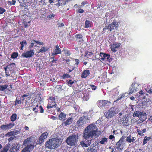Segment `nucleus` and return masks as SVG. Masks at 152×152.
Wrapping results in <instances>:
<instances>
[{"mask_svg": "<svg viewBox=\"0 0 152 152\" xmlns=\"http://www.w3.org/2000/svg\"><path fill=\"white\" fill-rule=\"evenodd\" d=\"M98 128L94 124H92L87 126L85 129L83 135L84 139L87 140L89 138L94 137L97 138L99 136Z\"/></svg>", "mask_w": 152, "mask_h": 152, "instance_id": "obj_1", "label": "nucleus"}, {"mask_svg": "<svg viewBox=\"0 0 152 152\" xmlns=\"http://www.w3.org/2000/svg\"><path fill=\"white\" fill-rule=\"evenodd\" d=\"M61 142L57 137H55L50 139L47 141L45 143L46 148L49 149H54L58 148L61 144Z\"/></svg>", "mask_w": 152, "mask_h": 152, "instance_id": "obj_2", "label": "nucleus"}, {"mask_svg": "<svg viewBox=\"0 0 152 152\" xmlns=\"http://www.w3.org/2000/svg\"><path fill=\"white\" fill-rule=\"evenodd\" d=\"M78 135L74 134L70 136L66 140L67 144L71 146H75L77 142Z\"/></svg>", "mask_w": 152, "mask_h": 152, "instance_id": "obj_3", "label": "nucleus"}, {"mask_svg": "<svg viewBox=\"0 0 152 152\" xmlns=\"http://www.w3.org/2000/svg\"><path fill=\"white\" fill-rule=\"evenodd\" d=\"M134 117H138L142 122L144 121L147 118V115L145 112H141L139 111H136L133 114Z\"/></svg>", "mask_w": 152, "mask_h": 152, "instance_id": "obj_4", "label": "nucleus"}, {"mask_svg": "<svg viewBox=\"0 0 152 152\" xmlns=\"http://www.w3.org/2000/svg\"><path fill=\"white\" fill-rule=\"evenodd\" d=\"M125 138L123 136L115 144V148L119 151H122L124 149V146L123 142Z\"/></svg>", "mask_w": 152, "mask_h": 152, "instance_id": "obj_5", "label": "nucleus"}, {"mask_svg": "<svg viewBox=\"0 0 152 152\" xmlns=\"http://www.w3.org/2000/svg\"><path fill=\"white\" fill-rule=\"evenodd\" d=\"M50 101L48 102L47 108L48 109H50L53 107H55L57 106L56 99L55 97L50 96L49 98Z\"/></svg>", "mask_w": 152, "mask_h": 152, "instance_id": "obj_6", "label": "nucleus"}, {"mask_svg": "<svg viewBox=\"0 0 152 152\" xmlns=\"http://www.w3.org/2000/svg\"><path fill=\"white\" fill-rule=\"evenodd\" d=\"M87 117V116L83 115L82 117L80 118L77 122L76 125L80 127H82L84 126L86 123V120Z\"/></svg>", "mask_w": 152, "mask_h": 152, "instance_id": "obj_7", "label": "nucleus"}, {"mask_svg": "<svg viewBox=\"0 0 152 152\" xmlns=\"http://www.w3.org/2000/svg\"><path fill=\"white\" fill-rule=\"evenodd\" d=\"M48 135V133L46 132L42 133L39 138L38 141L36 142V145H40L44 141V140L46 139Z\"/></svg>", "mask_w": 152, "mask_h": 152, "instance_id": "obj_8", "label": "nucleus"}, {"mask_svg": "<svg viewBox=\"0 0 152 152\" xmlns=\"http://www.w3.org/2000/svg\"><path fill=\"white\" fill-rule=\"evenodd\" d=\"M34 140L35 137L33 136H31L24 140L23 141V144L25 146H26L31 144V142L34 144L35 142V141Z\"/></svg>", "mask_w": 152, "mask_h": 152, "instance_id": "obj_9", "label": "nucleus"}, {"mask_svg": "<svg viewBox=\"0 0 152 152\" xmlns=\"http://www.w3.org/2000/svg\"><path fill=\"white\" fill-rule=\"evenodd\" d=\"M34 55V50L25 51L23 53L21 56L23 58H28L31 57Z\"/></svg>", "mask_w": 152, "mask_h": 152, "instance_id": "obj_10", "label": "nucleus"}, {"mask_svg": "<svg viewBox=\"0 0 152 152\" xmlns=\"http://www.w3.org/2000/svg\"><path fill=\"white\" fill-rule=\"evenodd\" d=\"M114 108H111L107 112L104 113V115L107 118H110L114 116L115 114V111L114 110Z\"/></svg>", "mask_w": 152, "mask_h": 152, "instance_id": "obj_11", "label": "nucleus"}, {"mask_svg": "<svg viewBox=\"0 0 152 152\" xmlns=\"http://www.w3.org/2000/svg\"><path fill=\"white\" fill-rule=\"evenodd\" d=\"M99 58L103 61L105 60L109 61L110 55L108 54H106L103 53H100L99 54Z\"/></svg>", "mask_w": 152, "mask_h": 152, "instance_id": "obj_12", "label": "nucleus"}, {"mask_svg": "<svg viewBox=\"0 0 152 152\" xmlns=\"http://www.w3.org/2000/svg\"><path fill=\"white\" fill-rule=\"evenodd\" d=\"M15 125L14 123H10L6 125L3 124L0 126V128L3 130H7L12 128Z\"/></svg>", "mask_w": 152, "mask_h": 152, "instance_id": "obj_13", "label": "nucleus"}, {"mask_svg": "<svg viewBox=\"0 0 152 152\" xmlns=\"http://www.w3.org/2000/svg\"><path fill=\"white\" fill-rule=\"evenodd\" d=\"M20 147V145L18 143L13 144L12 147L10 150V152H18L19 150Z\"/></svg>", "mask_w": 152, "mask_h": 152, "instance_id": "obj_14", "label": "nucleus"}, {"mask_svg": "<svg viewBox=\"0 0 152 152\" xmlns=\"http://www.w3.org/2000/svg\"><path fill=\"white\" fill-rule=\"evenodd\" d=\"M61 49L58 45L55 46L54 48L53 52L51 53V56H54L58 54H61Z\"/></svg>", "mask_w": 152, "mask_h": 152, "instance_id": "obj_15", "label": "nucleus"}, {"mask_svg": "<svg viewBox=\"0 0 152 152\" xmlns=\"http://www.w3.org/2000/svg\"><path fill=\"white\" fill-rule=\"evenodd\" d=\"M110 102L109 101L101 100L99 101L98 104L99 107H102L107 106L110 104Z\"/></svg>", "mask_w": 152, "mask_h": 152, "instance_id": "obj_16", "label": "nucleus"}, {"mask_svg": "<svg viewBox=\"0 0 152 152\" xmlns=\"http://www.w3.org/2000/svg\"><path fill=\"white\" fill-rule=\"evenodd\" d=\"M36 145L30 144L28 146H27L22 150L21 152H30L32 151Z\"/></svg>", "mask_w": 152, "mask_h": 152, "instance_id": "obj_17", "label": "nucleus"}, {"mask_svg": "<svg viewBox=\"0 0 152 152\" xmlns=\"http://www.w3.org/2000/svg\"><path fill=\"white\" fill-rule=\"evenodd\" d=\"M120 43H115L111 45L110 47L111 51L113 52H116L120 47Z\"/></svg>", "mask_w": 152, "mask_h": 152, "instance_id": "obj_18", "label": "nucleus"}, {"mask_svg": "<svg viewBox=\"0 0 152 152\" xmlns=\"http://www.w3.org/2000/svg\"><path fill=\"white\" fill-rule=\"evenodd\" d=\"M121 124L124 126H127L129 125V120L127 117H124L121 119Z\"/></svg>", "mask_w": 152, "mask_h": 152, "instance_id": "obj_19", "label": "nucleus"}, {"mask_svg": "<svg viewBox=\"0 0 152 152\" xmlns=\"http://www.w3.org/2000/svg\"><path fill=\"white\" fill-rule=\"evenodd\" d=\"M73 121V118L72 117H69L62 123V125H64L65 126L69 125L72 123Z\"/></svg>", "mask_w": 152, "mask_h": 152, "instance_id": "obj_20", "label": "nucleus"}, {"mask_svg": "<svg viewBox=\"0 0 152 152\" xmlns=\"http://www.w3.org/2000/svg\"><path fill=\"white\" fill-rule=\"evenodd\" d=\"M93 55V53L89 52L87 50L85 51L84 56L85 58L88 59H91L92 58V57Z\"/></svg>", "mask_w": 152, "mask_h": 152, "instance_id": "obj_21", "label": "nucleus"}, {"mask_svg": "<svg viewBox=\"0 0 152 152\" xmlns=\"http://www.w3.org/2000/svg\"><path fill=\"white\" fill-rule=\"evenodd\" d=\"M15 64L14 63H12L7 65L8 69L11 72H13L15 67Z\"/></svg>", "mask_w": 152, "mask_h": 152, "instance_id": "obj_22", "label": "nucleus"}, {"mask_svg": "<svg viewBox=\"0 0 152 152\" xmlns=\"http://www.w3.org/2000/svg\"><path fill=\"white\" fill-rule=\"evenodd\" d=\"M90 72L89 70H85L83 71L81 75V77L82 78H85L90 74Z\"/></svg>", "mask_w": 152, "mask_h": 152, "instance_id": "obj_23", "label": "nucleus"}, {"mask_svg": "<svg viewBox=\"0 0 152 152\" xmlns=\"http://www.w3.org/2000/svg\"><path fill=\"white\" fill-rule=\"evenodd\" d=\"M136 137H132L131 135H129L127 137L126 139V141L129 142H134L136 140Z\"/></svg>", "mask_w": 152, "mask_h": 152, "instance_id": "obj_24", "label": "nucleus"}, {"mask_svg": "<svg viewBox=\"0 0 152 152\" xmlns=\"http://www.w3.org/2000/svg\"><path fill=\"white\" fill-rule=\"evenodd\" d=\"M75 37L76 39V40L78 41L79 42H82L83 41V39L82 35L80 34H78L75 35Z\"/></svg>", "mask_w": 152, "mask_h": 152, "instance_id": "obj_25", "label": "nucleus"}, {"mask_svg": "<svg viewBox=\"0 0 152 152\" xmlns=\"http://www.w3.org/2000/svg\"><path fill=\"white\" fill-rule=\"evenodd\" d=\"M146 129L145 128L142 129V128H139L137 130V132L138 134L142 136L144 135L143 133L146 132Z\"/></svg>", "mask_w": 152, "mask_h": 152, "instance_id": "obj_26", "label": "nucleus"}, {"mask_svg": "<svg viewBox=\"0 0 152 152\" xmlns=\"http://www.w3.org/2000/svg\"><path fill=\"white\" fill-rule=\"evenodd\" d=\"M118 23L116 22L115 20H113V22H112L110 24H112L111 29L112 30L115 29L116 28H117L118 26Z\"/></svg>", "mask_w": 152, "mask_h": 152, "instance_id": "obj_27", "label": "nucleus"}, {"mask_svg": "<svg viewBox=\"0 0 152 152\" xmlns=\"http://www.w3.org/2000/svg\"><path fill=\"white\" fill-rule=\"evenodd\" d=\"M62 51L64 52V54L66 56H70L71 54L70 50L65 47L63 48Z\"/></svg>", "mask_w": 152, "mask_h": 152, "instance_id": "obj_28", "label": "nucleus"}, {"mask_svg": "<svg viewBox=\"0 0 152 152\" xmlns=\"http://www.w3.org/2000/svg\"><path fill=\"white\" fill-rule=\"evenodd\" d=\"M97 150L96 149V147H91L90 146L88 149L87 152H97Z\"/></svg>", "mask_w": 152, "mask_h": 152, "instance_id": "obj_29", "label": "nucleus"}, {"mask_svg": "<svg viewBox=\"0 0 152 152\" xmlns=\"http://www.w3.org/2000/svg\"><path fill=\"white\" fill-rule=\"evenodd\" d=\"M66 117V115L63 112L61 113L58 116V118L61 120L64 121Z\"/></svg>", "mask_w": 152, "mask_h": 152, "instance_id": "obj_30", "label": "nucleus"}, {"mask_svg": "<svg viewBox=\"0 0 152 152\" xmlns=\"http://www.w3.org/2000/svg\"><path fill=\"white\" fill-rule=\"evenodd\" d=\"M21 45L20 49V50H22L23 49V47L26 46L27 45V43L25 40L21 42L20 43Z\"/></svg>", "mask_w": 152, "mask_h": 152, "instance_id": "obj_31", "label": "nucleus"}, {"mask_svg": "<svg viewBox=\"0 0 152 152\" xmlns=\"http://www.w3.org/2000/svg\"><path fill=\"white\" fill-rule=\"evenodd\" d=\"M92 22L89 20H86L85 23V28H87L91 27V23Z\"/></svg>", "mask_w": 152, "mask_h": 152, "instance_id": "obj_32", "label": "nucleus"}, {"mask_svg": "<svg viewBox=\"0 0 152 152\" xmlns=\"http://www.w3.org/2000/svg\"><path fill=\"white\" fill-rule=\"evenodd\" d=\"M49 47H43L39 50V52L44 53L47 51L49 49Z\"/></svg>", "mask_w": 152, "mask_h": 152, "instance_id": "obj_33", "label": "nucleus"}, {"mask_svg": "<svg viewBox=\"0 0 152 152\" xmlns=\"http://www.w3.org/2000/svg\"><path fill=\"white\" fill-rule=\"evenodd\" d=\"M17 115L16 113H13L10 117V121L13 122L16 120Z\"/></svg>", "mask_w": 152, "mask_h": 152, "instance_id": "obj_34", "label": "nucleus"}, {"mask_svg": "<svg viewBox=\"0 0 152 152\" xmlns=\"http://www.w3.org/2000/svg\"><path fill=\"white\" fill-rule=\"evenodd\" d=\"M10 145L9 144H7L5 147L3 148L2 151L4 152H7L10 148Z\"/></svg>", "mask_w": 152, "mask_h": 152, "instance_id": "obj_35", "label": "nucleus"}, {"mask_svg": "<svg viewBox=\"0 0 152 152\" xmlns=\"http://www.w3.org/2000/svg\"><path fill=\"white\" fill-rule=\"evenodd\" d=\"M151 139V137H147L146 136H145L143 140L142 143L143 145H144L147 143L148 142V141H149Z\"/></svg>", "mask_w": 152, "mask_h": 152, "instance_id": "obj_36", "label": "nucleus"}, {"mask_svg": "<svg viewBox=\"0 0 152 152\" xmlns=\"http://www.w3.org/2000/svg\"><path fill=\"white\" fill-rule=\"evenodd\" d=\"M14 131H10V132H8L5 135V136L6 137H10L11 136H13L15 134H14Z\"/></svg>", "mask_w": 152, "mask_h": 152, "instance_id": "obj_37", "label": "nucleus"}, {"mask_svg": "<svg viewBox=\"0 0 152 152\" xmlns=\"http://www.w3.org/2000/svg\"><path fill=\"white\" fill-rule=\"evenodd\" d=\"M108 139L106 137H104L102 138L101 140L99 142V143L101 144H103L107 142Z\"/></svg>", "mask_w": 152, "mask_h": 152, "instance_id": "obj_38", "label": "nucleus"}, {"mask_svg": "<svg viewBox=\"0 0 152 152\" xmlns=\"http://www.w3.org/2000/svg\"><path fill=\"white\" fill-rule=\"evenodd\" d=\"M112 24H109L108 26H106L103 28V30L105 31L106 29H108L110 31H112L111 26Z\"/></svg>", "mask_w": 152, "mask_h": 152, "instance_id": "obj_39", "label": "nucleus"}, {"mask_svg": "<svg viewBox=\"0 0 152 152\" xmlns=\"http://www.w3.org/2000/svg\"><path fill=\"white\" fill-rule=\"evenodd\" d=\"M8 85H0V91H4L7 88Z\"/></svg>", "mask_w": 152, "mask_h": 152, "instance_id": "obj_40", "label": "nucleus"}, {"mask_svg": "<svg viewBox=\"0 0 152 152\" xmlns=\"http://www.w3.org/2000/svg\"><path fill=\"white\" fill-rule=\"evenodd\" d=\"M90 96L89 94H86L84 95L83 99L85 101H87L90 98Z\"/></svg>", "mask_w": 152, "mask_h": 152, "instance_id": "obj_41", "label": "nucleus"}, {"mask_svg": "<svg viewBox=\"0 0 152 152\" xmlns=\"http://www.w3.org/2000/svg\"><path fill=\"white\" fill-rule=\"evenodd\" d=\"M18 54L16 52H13L11 55V58H12L15 59L18 56Z\"/></svg>", "mask_w": 152, "mask_h": 152, "instance_id": "obj_42", "label": "nucleus"}, {"mask_svg": "<svg viewBox=\"0 0 152 152\" xmlns=\"http://www.w3.org/2000/svg\"><path fill=\"white\" fill-rule=\"evenodd\" d=\"M66 83L70 87H71L72 85L74 83V81L71 80L66 81Z\"/></svg>", "mask_w": 152, "mask_h": 152, "instance_id": "obj_43", "label": "nucleus"}, {"mask_svg": "<svg viewBox=\"0 0 152 152\" xmlns=\"http://www.w3.org/2000/svg\"><path fill=\"white\" fill-rule=\"evenodd\" d=\"M70 77V75L68 74H64L62 76L63 79H64L66 78H68Z\"/></svg>", "mask_w": 152, "mask_h": 152, "instance_id": "obj_44", "label": "nucleus"}, {"mask_svg": "<svg viewBox=\"0 0 152 152\" xmlns=\"http://www.w3.org/2000/svg\"><path fill=\"white\" fill-rule=\"evenodd\" d=\"M81 7V6H79L78 7V10H77L76 12H77L79 13H83L84 12V10L83 9H80V8Z\"/></svg>", "mask_w": 152, "mask_h": 152, "instance_id": "obj_45", "label": "nucleus"}, {"mask_svg": "<svg viewBox=\"0 0 152 152\" xmlns=\"http://www.w3.org/2000/svg\"><path fill=\"white\" fill-rule=\"evenodd\" d=\"M130 91L129 93L132 94L135 91H136L137 90L134 88V86H132L131 87L130 89Z\"/></svg>", "mask_w": 152, "mask_h": 152, "instance_id": "obj_46", "label": "nucleus"}, {"mask_svg": "<svg viewBox=\"0 0 152 152\" xmlns=\"http://www.w3.org/2000/svg\"><path fill=\"white\" fill-rule=\"evenodd\" d=\"M80 144L83 147H87L88 146L86 143L84 142V141H81L80 142Z\"/></svg>", "mask_w": 152, "mask_h": 152, "instance_id": "obj_47", "label": "nucleus"}, {"mask_svg": "<svg viewBox=\"0 0 152 152\" xmlns=\"http://www.w3.org/2000/svg\"><path fill=\"white\" fill-rule=\"evenodd\" d=\"M125 96V94H122L120 95L119 96L117 100L118 101V100L121 99L122 98L124 97Z\"/></svg>", "mask_w": 152, "mask_h": 152, "instance_id": "obj_48", "label": "nucleus"}, {"mask_svg": "<svg viewBox=\"0 0 152 152\" xmlns=\"http://www.w3.org/2000/svg\"><path fill=\"white\" fill-rule=\"evenodd\" d=\"M16 3V1L15 0H12L11 1H8L7 2V4H9L12 5L15 4Z\"/></svg>", "mask_w": 152, "mask_h": 152, "instance_id": "obj_49", "label": "nucleus"}, {"mask_svg": "<svg viewBox=\"0 0 152 152\" xmlns=\"http://www.w3.org/2000/svg\"><path fill=\"white\" fill-rule=\"evenodd\" d=\"M30 94L29 93H28L26 94H24L22 96V97L23 98L22 99V100L23 101L25 100V98L28 97V96Z\"/></svg>", "mask_w": 152, "mask_h": 152, "instance_id": "obj_50", "label": "nucleus"}, {"mask_svg": "<svg viewBox=\"0 0 152 152\" xmlns=\"http://www.w3.org/2000/svg\"><path fill=\"white\" fill-rule=\"evenodd\" d=\"M15 105H16L21 103V101L19 100H18L17 98L16 99L15 101Z\"/></svg>", "mask_w": 152, "mask_h": 152, "instance_id": "obj_51", "label": "nucleus"}, {"mask_svg": "<svg viewBox=\"0 0 152 152\" xmlns=\"http://www.w3.org/2000/svg\"><path fill=\"white\" fill-rule=\"evenodd\" d=\"M5 10L1 7H0V14H2L5 11Z\"/></svg>", "mask_w": 152, "mask_h": 152, "instance_id": "obj_52", "label": "nucleus"}, {"mask_svg": "<svg viewBox=\"0 0 152 152\" xmlns=\"http://www.w3.org/2000/svg\"><path fill=\"white\" fill-rule=\"evenodd\" d=\"M33 42H34L33 40H32L31 41L30 45H29V46L28 47V48H32L34 46V43Z\"/></svg>", "mask_w": 152, "mask_h": 152, "instance_id": "obj_53", "label": "nucleus"}, {"mask_svg": "<svg viewBox=\"0 0 152 152\" xmlns=\"http://www.w3.org/2000/svg\"><path fill=\"white\" fill-rule=\"evenodd\" d=\"M91 140L92 139H91V140H87L86 142V143L88 146H89L90 145L91 143Z\"/></svg>", "mask_w": 152, "mask_h": 152, "instance_id": "obj_54", "label": "nucleus"}, {"mask_svg": "<svg viewBox=\"0 0 152 152\" xmlns=\"http://www.w3.org/2000/svg\"><path fill=\"white\" fill-rule=\"evenodd\" d=\"M74 60L75 61V64L76 65H78L80 62L79 60L77 59H74Z\"/></svg>", "mask_w": 152, "mask_h": 152, "instance_id": "obj_55", "label": "nucleus"}, {"mask_svg": "<svg viewBox=\"0 0 152 152\" xmlns=\"http://www.w3.org/2000/svg\"><path fill=\"white\" fill-rule=\"evenodd\" d=\"M34 42L35 43H36L37 44H38L39 45H43V43L41 42H39L37 41L33 40Z\"/></svg>", "mask_w": 152, "mask_h": 152, "instance_id": "obj_56", "label": "nucleus"}, {"mask_svg": "<svg viewBox=\"0 0 152 152\" xmlns=\"http://www.w3.org/2000/svg\"><path fill=\"white\" fill-rule=\"evenodd\" d=\"M90 86L91 87L92 90H95L96 89L97 87L94 85L91 84L90 85Z\"/></svg>", "mask_w": 152, "mask_h": 152, "instance_id": "obj_57", "label": "nucleus"}, {"mask_svg": "<svg viewBox=\"0 0 152 152\" xmlns=\"http://www.w3.org/2000/svg\"><path fill=\"white\" fill-rule=\"evenodd\" d=\"M57 61V60L56 59H53V60L51 61V66H53L54 64H53L54 63H56V61Z\"/></svg>", "mask_w": 152, "mask_h": 152, "instance_id": "obj_58", "label": "nucleus"}, {"mask_svg": "<svg viewBox=\"0 0 152 152\" xmlns=\"http://www.w3.org/2000/svg\"><path fill=\"white\" fill-rule=\"evenodd\" d=\"M15 137H10L8 139V141L9 142H10L12 141L13 140H14L15 139Z\"/></svg>", "mask_w": 152, "mask_h": 152, "instance_id": "obj_59", "label": "nucleus"}, {"mask_svg": "<svg viewBox=\"0 0 152 152\" xmlns=\"http://www.w3.org/2000/svg\"><path fill=\"white\" fill-rule=\"evenodd\" d=\"M39 108L40 110V112L41 113L44 112V109L41 106L39 107Z\"/></svg>", "mask_w": 152, "mask_h": 152, "instance_id": "obj_60", "label": "nucleus"}, {"mask_svg": "<svg viewBox=\"0 0 152 152\" xmlns=\"http://www.w3.org/2000/svg\"><path fill=\"white\" fill-rule=\"evenodd\" d=\"M4 70H5V74H7L8 75V73H7V69H8V67L7 66V65L5 67H4Z\"/></svg>", "mask_w": 152, "mask_h": 152, "instance_id": "obj_61", "label": "nucleus"}, {"mask_svg": "<svg viewBox=\"0 0 152 152\" xmlns=\"http://www.w3.org/2000/svg\"><path fill=\"white\" fill-rule=\"evenodd\" d=\"M88 4V2H87V1H83L82 3L81 4L82 5L81 6H81H83L85 4Z\"/></svg>", "mask_w": 152, "mask_h": 152, "instance_id": "obj_62", "label": "nucleus"}, {"mask_svg": "<svg viewBox=\"0 0 152 152\" xmlns=\"http://www.w3.org/2000/svg\"><path fill=\"white\" fill-rule=\"evenodd\" d=\"M33 110L34 111L35 113H37L38 112L37 109L36 107L33 108Z\"/></svg>", "mask_w": 152, "mask_h": 152, "instance_id": "obj_63", "label": "nucleus"}, {"mask_svg": "<svg viewBox=\"0 0 152 152\" xmlns=\"http://www.w3.org/2000/svg\"><path fill=\"white\" fill-rule=\"evenodd\" d=\"M115 138L114 136L113 135H110L109 136V138L110 140H112L113 139H115Z\"/></svg>", "mask_w": 152, "mask_h": 152, "instance_id": "obj_64", "label": "nucleus"}]
</instances>
